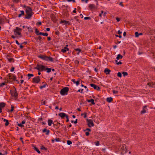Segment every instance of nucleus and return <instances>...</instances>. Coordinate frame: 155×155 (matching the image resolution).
Wrapping results in <instances>:
<instances>
[{"label":"nucleus","instance_id":"obj_22","mask_svg":"<svg viewBox=\"0 0 155 155\" xmlns=\"http://www.w3.org/2000/svg\"><path fill=\"white\" fill-rule=\"evenodd\" d=\"M20 12L21 13V14H19L18 15V17L19 18L22 15H24V11H21Z\"/></svg>","mask_w":155,"mask_h":155},{"label":"nucleus","instance_id":"obj_34","mask_svg":"<svg viewBox=\"0 0 155 155\" xmlns=\"http://www.w3.org/2000/svg\"><path fill=\"white\" fill-rule=\"evenodd\" d=\"M72 143L71 141L70 140H68L67 141V143L68 145H70V144H72Z\"/></svg>","mask_w":155,"mask_h":155},{"label":"nucleus","instance_id":"obj_42","mask_svg":"<svg viewBox=\"0 0 155 155\" xmlns=\"http://www.w3.org/2000/svg\"><path fill=\"white\" fill-rule=\"evenodd\" d=\"M95 145L97 146H99V141H97L95 143Z\"/></svg>","mask_w":155,"mask_h":155},{"label":"nucleus","instance_id":"obj_6","mask_svg":"<svg viewBox=\"0 0 155 155\" xmlns=\"http://www.w3.org/2000/svg\"><path fill=\"white\" fill-rule=\"evenodd\" d=\"M21 29L18 27H16L15 29L14 30V34L15 35H20Z\"/></svg>","mask_w":155,"mask_h":155},{"label":"nucleus","instance_id":"obj_47","mask_svg":"<svg viewBox=\"0 0 155 155\" xmlns=\"http://www.w3.org/2000/svg\"><path fill=\"white\" fill-rule=\"evenodd\" d=\"M5 84V82H3L2 84H0V86L2 87Z\"/></svg>","mask_w":155,"mask_h":155},{"label":"nucleus","instance_id":"obj_51","mask_svg":"<svg viewBox=\"0 0 155 155\" xmlns=\"http://www.w3.org/2000/svg\"><path fill=\"white\" fill-rule=\"evenodd\" d=\"M76 134V133L74 132H73L72 133V135L73 136H74Z\"/></svg>","mask_w":155,"mask_h":155},{"label":"nucleus","instance_id":"obj_56","mask_svg":"<svg viewBox=\"0 0 155 155\" xmlns=\"http://www.w3.org/2000/svg\"><path fill=\"white\" fill-rule=\"evenodd\" d=\"M71 81H72L74 83H75L76 82V81H75V80L74 79H72L71 80Z\"/></svg>","mask_w":155,"mask_h":155},{"label":"nucleus","instance_id":"obj_59","mask_svg":"<svg viewBox=\"0 0 155 155\" xmlns=\"http://www.w3.org/2000/svg\"><path fill=\"white\" fill-rule=\"evenodd\" d=\"M122 33V32L120 30H119L118 31V33L119 34V35H120V34H121V33Z\"/></svg>","mask_w":155,"mask_h":155},{"label":"nucleus","instance_id":"obj_58","mask_svg":"<svg viewBox=\"0 0 155 155\" xmlns=\"http://www.w3.org/2000/svg\"><path fill=\"white\" fill-rule=\"evenodd\" d=\"M11 108H12V109H11V110H10V111L11 112L12 111H13L14 107L13 106H12Z\"/></svg>","mask_w":155,"mask_h":155},{"label":"nucleus","instance_id":"obj_62","mask_svg":"<svg viewBox=\"0 0 155 155\" xmlns=\"http://www.w3.org/2000/svg\"><path fill=\"white\" fill-rule=\"evenodd\" d=\"M15 42H16V43L18 45H20V44L18 42V41L17 40H16L15 41Z\"/></svg>","mask_w":155,"mask_h":155},{"label":"nucleus","instance_id":"obj_31","mask_svg":"<svg viewBox=\"0 0 155 155\" xmlns=\"http://www.w3.org/2000/svg\"><path fill=\"white\" fill-rule=\"evenodd\" d=\"M115 62L117 63V64H122V62L121 61L118 62V61L117 60H115Z\"/></svg>","mask_w":155,"mask_h":155},{"label":"nucleus","instance_id":"obj_55","mask_svg":"<svg viewBox=\"0 0 155 155\" xmlns=\"http://www.w3.org/2000/svg\"><path fill=\"white\" fill-rule=\"evenodd\" d=\"M14 70V67H13L12 68L11 70V71L12 72Z\"/></svg>","mask_w":155,"mask_h":155},{"label":"nucleus","instance_id":"obj_4","mask_svg":"<svg viewBox=\"0 0 155 155\" xmlns=\"http://www.w3.org/2000/svg\"><path fill=\"white\" fill-rule=\"evenodd\" d=\"M68 88L66 87L62 89L60 91V94L61 95H64L67 94V92L68 91Z\"/></svg>","mask_w":155,"mask_h":155},{"label":"nucleus","instance_id":"obj_40","mask_svg":"<svg viewBox=\"0 0 155 155\" xmlns=\"http://www.w3.org/2000/svg\"><path fill=\"white\" fill-rule=\"evenodd\" d=\"M35 33L37 35H38V34L39 33V31L38 30L37 28L35 29Z\"/></svg>","mask_w":155,"mask_h":155},{"label":"nucleus","instance_id":"obj_37","mask_svg":"<svg viewBox=\"0 0 155 155\" xmlns=\"http://www.w3.org/2000/svg\"><path fill=\"white\" fill-rule=\"evenodd\" d=\"M117 76L120 77H121L122 76V74L121 73L119 72L117 73Z\"/></svg>","mask_w":155,"mask_h":155},{"label":"nucleus","instance_id":"obj_32","mask_svg":"<svg viewBox=\"0 0 155 155\" xmlns=\"http://www.w3.org/2000/svg\"><path fill=\"white\" fill-rule=\"evenodd\" d=\"M16 78L15 76H14V75L12 76L11 79H12V80H16Z\"/></svg>","mask_w":155,"mask_h":155},{"label":"nucleus","instance_id":"obj_28","mask_svg":"<svg viewBox=\"0 0 155 155\" xmlns=\"http://www.w3.org/2000/svg\"><path fill=\"white\" fill-rule=\"evenodd\" d=\"M4 22V19L0 18V25L2 24Z\"/></svg>","mask_w":155,"mask_h":155},{"label":"nucleus","instance_id":"obj_36","mask_svg":"<svg viewBox=\"0 0 155 155\" xmlns=\"http://www.w3.org/2000/svg\"><path fill=\"white\" fill-rule=\"evenodd\" d=\"M122 74L124 76H127L128 75V74L127 72H122Z\"/></svg>","mask_w":155,"mask_h":155},{"label":"nucleus","instance_id":"obj_60","mask_svg":"<svg viewBox=\"0 0 155 155\" xmlns=\"http://www.w3.org/2000/svg\"><path fill=\"white\" fill-rule=\"evenodd\" d=\"M47 102L45 101H44L42 103V104L45 105Z\"/></svg>","mask_w":155,"mask_h":155},{"label":"nucleus","instance_id":"obj_64","mask_svg":"<svg viewBox=\"0 0 155 155\" xmlns=\"http://www.w3.org/2000/svg\"><path fill=\"white\" fill-rule=\"evenodd\" d=\"M25 123V121H24V120H23L22 122H21V124H24Z\"/></svg>","mask_w":155,"mask_h":155},{"label":"nucleus","instance_id":"obj_57","mask_svg":"<svg viewBox=\"0 0 155 155\" xmlns=\"http://www.w3.org/2000/svg\"><path fill=\"white\" fill-rule=\"evenodd\" d=\"M119 5L122 6H124V5L123 4V2H121L120 4H119Z\"/></svg>","mask_w":155,"mask_h":155},{"label":"nucleus","instance_id":"obj_61","mask_svg":"<svg viewBox=\"0 0 155 155\" xmlns=\"http://www.w3.org/2000/svg\"><path fill=\"white\" fill-rule=\"evenodd\" d=\"M27 28L28 29V31H31V28L29 27H27Z\"/></svg>","mask_w":155,"mask_h":155},{"label":"nucleus","instance_id":"obj_13","mask_svg":"<svg viewBox=\"0 0 155 155\" xmlns=\"http://www.w3.org/2000/svg\"><path fill=\"white\" fill-rule=\"evenodd\" d=\"M147 106H145L143 107V110L141 111V113L144 114L146 113L147 109Z\"/></svg>","mask_w":155,"mask_h":155},{"label":"nucleus","instance_id":"obj_21","mask_svg":"<svg viewBox=\"0 0 155 155\" xmlns=\"http://www.w3.org/2000/svg\"><path fill=\"white\" fill-rule=\"evenodd\" d=\"M34 149L35 150H36L38 153H40V151L35 146H34Z\"/></svg>","mask_w":155,"mask_h":155},{"label":"nucleus","instance_id":"obj_50","mask_svg":"<svg viewBox=\"0 0 155 155\" xmlns=\"http://www.w3.org/2000/svg\"><path fill=\"white\" fill-rule=\"evenodd\" d=\"M84 19L85 20L89 19H90V18L89 17H85Z\"/></svg>","mask_w":155,"mask_h":155},{"label":"nucleus","instance_id":"obj_11","mask_svg":"<svg viewBox=\"0 0 155 155\" xmlns=\"http://www.w3.org/2000/svg\"><path fill=\"white\" fill-rule=\"evenodd\" d=\"M89 8L92 10V9H97V8L93 4H90L89 5Z\"/></svg>","mask_w":155,"mask_h":155},{"label":"nucleus","instance_id":"obj_39","mask_svg":"<svg viewBox=\"0 0 155 155\" xmlns=\"http://www.w3.org/2000/svg\"><path fill=\"white\" fill-rule=\"evenodd\" d=\"M41 39H42L41 37L40 36H39L37 38V40H39V41H38V42H39V41H41Z\"/></svg>","mask_w":155,"mask_h":155},{"label":"nucleus","instance_id":"obj_23","mask_svg":"<svg viewBox=\"0 0 155 155\" xmlns=\"http://www.w3.org/2000/svg\"><path fill=\"white\" fill-rule=\"evenodd\" d=\"M27 76L28 77V79H29L31 77L34 76V75L33 74H27Z\"/></svg>","mask_w":155,"mask_h":155},{"label":"nucleus","instance_id":"obj_35","mask_svg":"<svg viewBox=\"0 0 155 155\" xmlns=\"http://www.w3.org/2000/svg\"><path fill=\"white\" fill-rule=\"evenodd\" d=\"M90 102H91L93 104H95L94 102V100L92 99H91Z\"/></svg>","mask_w":155,"mask_h":155},{"label":"nucleus","instance_id":"obj_30","mask_svg":"<svg viewBox=\"0 0 155 155\" xmlns=\"http://www.w3.org/2000/svg\"><path fill=\"white\" fill-rule=\"evenodd\" d=\"M61 23H64L65 24H67L68 23H69L68 21H66L63 20L61 21Z\"/></svg>","mask_w":155,"mask_h":155},{"label":"nucleus","instance_id":"obj_45","mask_svg":"<svg viewBox=\"0 0 155 155\" xmlns=\"http://www.w3.org/2000/svg\"><path fill=\"white\" fill-rule=\"evenodd\" d=\"M55 141H56L57 142H58L59 141L60 139L59 138H56L55 139H54Z\"/></svg>","mask_w":155,"mask_h":155},{"label":"nucleus","instance_id":"obj_41","mask_svg":"<svg viewBox=\"0 0 155 155\" xmlns=\"http://www.w3.org/2000/svg\"><path fill=\"white\" fill-rule=\"evenodd\" d=\"M79 80L78 81H77L76 82L75 84H76V85L78 86V85L79 84Z\"/></svg>","mask_w":155,"mask_h":155},{"label":"nucleus","instance_id":"obj_5","mask_svg":"<svg viewBox=\"0 0 155 155\" xmlns=\"http://www.w3.org/2000/svg\"><path fill=\"white\" fill-rule=\"evenodd\" d=\"M120 147L121 154H124L127 152V149L126 146L124 144L120 146Z\"/></svg>","mask_w":155,"mask_h":155},{"label":"nucleus","instance_id":"obj_44","mask_svg":"<svg viewBox=\"0 0 155 155\" xmlns=\"http://www.w3.org/2000/svg\"><path fill=\"white\" fill-rule=\"evenodd\" d=\"M113 93L114 94H117V93L118 92V91H114V90L113 91Z\"/></svg>","mask_w":155,"mask_h":155},{"label":"nucleus","instance_id":"obj_29","mask_svg":"<svg viewBox=\"0 0 155 155\" xmlns=\"http://www.w3.org/2000/svg\"><path fill=\"white\" fill-rule=\"evenodd\" d=\"M148 84L150 86L152 87H155L153 86L154 85V84L153 83H148Z\"/></svg>","mask_w":155,"mask_h":155},{"label":"nucleus","instance_id":"obj_9","mask_svg":"<svg viewBox=\"0 0 155 155\" xmlns=\"http://www.w3.org/2000/svg\"><path fill=\"white\" fill-rule=\"evenodd\" d=\"M12 95L15 98H16L18 96V93H17L16 90L12 91L11 92Z\"/></svg>","mask_w":155,"mask_h":155},{"label":"nucleus","instance_id":"obj_27","mask_svg":"<svg viewBox=\"0 0 155 155\" xmlns=\"http://www.w3.org/2000/svg\"><path fill=\"white\" fill-rule=\"evenodd\" d=\"M45 70H47V72L48 73H49V72H51V68H45Z\"/></svg>","mask_w":155,"mask_h":155},{"label":"nucleus","instance_id":"obj_48","mask_svg":"<svg viewBox=\"0 0 155 155\" xmlns=\"http://www.w3.org/2000/svg\"><path fill=\"white\" fill-rule=\"evenodd\" d=\"M91 131V130L89 128H87L85 130H84V131Z\"/></svg>","mask_w":155,"mask_h":155},{"label":"nucleus","instance_id":"obj_20","mask_svg":"<svg viewBox=\"0 0 155 155\" xmlns=\"http://www.w3.org/2000/svg\"><path fill=\"white\" fill-rule=\"evenodd\" d=\"M38 35H42L43 36H47L48 35V34L47 33H43L41 32H39L38 34Z\"/></svg>","mask_w":155,"mask_h":155},{"label":"nucleus","instance_id":"obj_12","mask_svg":"<svg viewBox=\"0 0 155 155\" xmlns=\"http://www.w3.org/2000/svg\"><path fill=\"white\" fill-rule=\"evenodd\" d=\"M58 115L61 118H63L66 116V114L64 113H60Z\"/></svg>","mask_w":155,"mask_h":155},{"label":"nucleus","instance_id":"obj_19","mask_svg":"<svg viewBox=\"0 0 155 155\" xmlns=\"http://www.w3.org/2000/svg\"><path fill=\"white\" fill-rule=\"evenodd\" d=\"M122 58L123 56L122 55L120 54H118L117 55L116 59L117 60H119V59H121Z\"/></svg>","mask_w":155,"mask_h":155},{"label":"nucleus","instance_id":"obj_3","mask_svg":"<svg viewBox=\"0 0 155 155\" xmlns=\"http://www.w3.org/2000/svg\"><path fill=\"white\" fill-rule=\"evenodd\" d=\"M34 69H37L39 71H45V66L41 64H38L37 66L34 68Z\"/></svg>","mask_w":155,"mask_h":155},{"label":"nucleus","instance_id":"obj_25","mask_svg":"<svg viewBox=\"0 0 155 155\" xmlns=\"http://www.w3.org/2000/svg\"><path fill=\"white\" fill-rule=\"evenodd\" d=\"M75 50L76 51H78V53H77V54H79V52H80L81 51V49L79 48L75 49Z\"/></svg>","mask_w":155,"mask_h":155},{"label":"nucleus","instance_id":"obj_38","mask_svg":"<svg viewBox=\"0 0 155 155\" xmlns=\"http://www.w3.org/2000/svg\"><path fill=\"white\" fill-rule=\"evenodd\" d=\"M18 126L21 127H24V125L21 123L18 124Z\"/></svg>","mask_w":155,"mask_h":155},{"label":"nucleus","instance_id":"obj_2","mask_svg":"<svg viewBox=\"0 0 155 155\" xmlns=\"http://www.w3.org/2000/svg\"><path fill=\"white\" fill-rule=\"evenodd\" d=\"M39 57L41 58L46 61L51 62L53 61V59L51 57H48L44 55L40 56Z\"/></svg>","mask_w":155,"mask_h":155},{"label":"nucleus","instance_id":"obj_52","mask_svg":"<svg viewBox=\"0 0 155 155\" xmlns=\"http://www.w3.org/2000/svg\"><path fill=\"white\" fill-rule=\"evenodd\" d=\"M11 77H12V76H11L10 75H8V76H7V78H8L10 79H11Z\"/></svg>","mask_w":155,"mask_h":155},{"label":"nucleus","instance_id":"obj_1","mask_svg":"<svg viewBox=\"0 0 155 155\" xmlns=\"http://www.w3.org/2000/svg\"><path fill=\"white\" fill-rule=\"evenodd\" d=\"M25 12L26 14L28 15V16L26 17L25 18L28 19H30L33 14L31 8L29 7H27Z\"/></svg>","mask_w":155,"mask_h":155},{"label":"nucleus","instance_id":"obj_14","mask_svg":"<svg viewBox=\"0 0 155 155\" xmlns=\"http://www.w3.org/2000/svg\"><path fill=\"white\" fill-rule=\"evenodd\" d=\"M110 71L108 68H105L104 70V72L107 74H109Z\"/></svg>","mask_w":155,"mask_h":155},{"label":"nucleus","instance_id":"obj_53","mask_svg":"<svg viewBox=\"0 0 155 155\" xmlns=\"http://www.w3.org/2000/svg\"><path fill=\"white\" fill-rule=\"evenodd\" d=\"M82 2H84L86 3H87L88 0H81Z\"/></svg>","mask_w":155,"mask_h":155},{"label":"nucleus","instance_id":"obj_26","mask_svg":"<svg viewBox=\"0 0 155 155\" xmlns=\"http://www.w3.org/2000/svg\"><path fill=\"white\" fill-rule=\"evenodd\" d=\"M5 105V104L4 103H2L0 104V107L1 108H3Z\"/></svg>","mask_w":155,"mask_h":155},{"label":"nucleus","instance_id":"obj_33","mask_svg":"<svg viewBox=\"0 0 155 155\" xmlns=\"http://www.w3.org/2000/svg\"><path fill=\"white\" fill-rule=\"evenodd\" d=\"M135 37H137L139 36V33L137 32H136L135 33Z\"/></svg>","mask_w":155,"mask_h":155},{"label":"nucleus","instance_id":"obj_24","mask_svg":"<svg viewBox=\"0 0 155 155\" xmlns=\"http://www.w3.org/2000/svg\"><path fill=\"white\" fill-rule=\"evenodd\" d=\"M4 122L5 121V126H8L9 124V122L8 120H6L5 119H4Z\"/></svg>","mask_w":155,"mask_h":155},{"label":"nucleus","instance_id":"obj_16","mask_svg":"<svg viewBox=\"0 0 155 155\" xmlns=\"http://www.w3.org/2000/svg\"><path fill=\"white\" fill-rule=\"evenodd\" d=\"M48 124L49 126H51L52 124H54L52 120L51 119L48 120Z\"/></svg>","mask_w":155,"mask_h":155},{"label":"nucleus","instance_id":"obj_10","mask_svg":"<svg viewBox=\"0 0 155 155\" xmlns=\"http://www.w3.org/2000/svg\"><path fill=\"white\" fill-rule=\"evenodd\" d=\"M90 86L92 87H93L94 89L96 90L97 91H99L100 90V88L99 87L97 86V85L94 84H90Z\"/></svg>","mask_w":155,"mask_h":155},{"label":"nucleus","instance_id":"obj_49","mask_svg":"<svg viewBox=\"0 0 155 155\" xmlns=\"http://www.w3.org/2000/svg\"><path fill=\"white\" fill-rule=\"evenodd\" d=\"M116 19L117 22H119L120 21V18H118L117 17L116 18Z\"/></svg>","mask_w":155,"mask_h":155},{"label":"nucleus","instance_id":"obj_8","mask_svg":"<svg viewBox=\"0 0 155 155\" xmlns=\"http://www.w3.org/2000/svg\"><path fill=\"white\" fill-rule=\"evenodd\" d=\"M87 122L89 127H91L94 126V124L92 120L91 119L87 120Z\"/></svg>","mask_w":155,"mask_h":155},{"label":"nucleus","instance_id":"obj_63","mask_svg":"<svg viewBox=\"0 0 155 155\" xmlns=\"http://www.w3.org/2000/svg\"><path fill=\"white\" fill-rule=\"evenodd\" d=\"M12 60H13V59L12 58L8 59V60L10 62Z\"/></svg>","mask_w":155,"mask_h":155},{"label":"nucleus","instance_id":"obj_43","mask_svg":"<svg viewBox=\"0 0 155 155\" xmlns=\"http://www.w3.org/2000/svg\"><path fill=\"white\" fill-rule=\"evenodd\" d=\"M46 87V85L45 84H44V85L42 86H41L40 87V88L41 89H42L43 88H44L45 87Z\"/></svg>","mask_w":155,"mask_h":155},{"label":"nucleus","instance_id":"obj_18","mask_svg":"<svg viewBox=\"0 0 155 155\" xmlns=\"http://www.w3.org/2000/svg\"><path fill=\"white\" fill-rule=\"evenodd\" d=\"M68 49L66 47H65L64 48L62 49L61 50V51L63 53H64L66 51H68Z\"/></svg>","mask_w":155,"mask_h":155},{"label":"nucleus","instance_id":"obj_46","mask_svg":"<svg viewBox=\"0 0 155 155\" xmlns=\"http://www.w3.org/2000/svg\"><path fill=\"white\" fill-rule=\"evenodd\" d=\"M83 115H84V118H85L86 117V114L85 113H83L82 114H81V116H83Z\"/></svg>","mask_w":155,"mask_h":155},{"label":"nucleus","instance_id":"obj_15","mask_svg":"<svg viewBox=\"0 0 155 155\" xmlns=\"http://www.w3.org/2000/svg\"><path fill=\"white\" fill-rule=\"evenodd\" d=\"M43 132H44V133H45V132H46V135H48L49 133V132H50V131L49 130H47V129H44L43 130V131H42Z\"/></svg>","mask_w":155,"mask_h":155},{"label":"nucleus","instance_id":"obj_54","mask_svg":"<svg viewBox=\"0 0 155 155\" xmlns=\"http://www.w3.org/2000/svg\"><path fill=\"white\" fill-rule=\"evenodd\" d=\"M86 135L87 136H88L89 134V133L88 132H86L85 133Z\"/></svg>","mask_w":155,"mask_h":155},{"label":"nucleus","instance_id":"obj_17","mask_svg":"<svg viewBox=\"0 0 155 155\" xmlns=\"http://www.w3.org/2000/svg\"><path fill=\"white\" fill-rule=\"evenodd\" d=\"M106 100L107 102L110 103L112 101L113 99L111 97H109L107 98Z\"/></svg>","mask_w":155,"mask_h":155},{"label":"nucleus","instance_id":"obj_7","mask_svg":"<svg viewBox=\"0 0 155 155\" xmlns=\"http://www.w3.org/2000/svg\"><path fill=\"white\" fill-rule=\"evenodd\" d=\"M40 80L39 76L35 77L33 79L32 81L35 83H38L40 81Z\"/></svg>","mask_w":155,"mask_h":155}]
</instances>
